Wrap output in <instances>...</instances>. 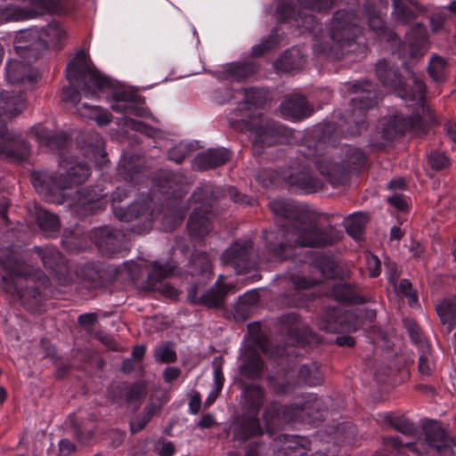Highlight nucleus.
Returning <instances> with one entry per match:
<instances>
[{
  "label": "nucleus",
  "mask_w": 456,
  "mask_h": 456,
  "mask_svg": "<svg viewBox=\"0 0 456 456\" xmlns=\"http://www.w3.org/2000/svg\"><path fill=\"white\" fill-rule=\"evenodd\" d=\"M97 106L82 103V107L77 109V112L85 118H94L100 126H106L110 122V115L107 112L99 113Z\"/></svg>",
  "instance_id": "41"
},
{
  "label": "nucleus",
  "mask_w": 456,
  "mask_h": 456,
  "mask_svg": "<svg viewBox=\"0 0 456 456\" xmlns=\"http://www.w3.org/2000/svg\"><path fill=\"white\" fill-rule=\"evenodd\" d=\"M242 408L247 411L232 426L235 439L246 441L261 435L263 430L257 419V412L264 402V392L258 386H245L242 389Z\"/></svg>",
  "instance_id": "5"
},
{
  "label": "nucleus",
  "mask_w": 456,
  "mask_h": 456,
  "mask_svg": "<svg viewBox=\"0 0 456 456\" xmlns=\"http://www.w3.org/2000/svg\"><path fill=\"white\" fill-rule=\"evenodd\" d=\"M445 61L437 55L433 56L429 61L428 72L430 77L436 82H441L444 79V69L445 67Z\"/></svg>",
  "instance_id": "47"
},
{
  "label": "nucleus",
  "mask_w": 456,
  "mask_h": 456,
  "mask_svg": "<svg viewBox=\"0 0 456 456\" xmlns=\"http://www.w3.org/2000/svg\"><path fill=\"white\" fill-rule=\"evenodd\" d=\"M360 33L357 17L347 11L336 12L328 25L330 39L338 47L353 41Z\"/></svg>",
  "instance_id": "13"
},
{
  "label": "nucleus",
  "mask_w": 456,
  "mask_h": 456,
  "mask_svg": "<svg viewBox=\"0 0 456 456\" xmlns=\"http://www.w3.org/2000/svg\"><path fill=\"white\" fill-rule=\"evenodd\" d=\"M305 53L297 47H292L286 51L283 55L277 61L276 68L289 72L300 69L305 64Z\"/></svg>",
  "instance_id": "31"
},
{
  "label": "nucleus",
  "mask_w": 456,
  "mask_h": 456,
  "mask_svg": "<svg viewBox=\"0 0 456 456\" xmlns=\"http://www.w3.org/2000/svg\"><path fill=\"white\" fill-rule=\"evenodd\" d=\"M425 435L428 445L437 452H441L450 446L447 432L436 422L425 427Z\"/></svg>",
  "instance_id": "30"
},
{
  "label": "nucleus",
  "mask_w": 456,
  "mask_h": 456,
  "mask_svg": "<svg viewBox=\"0 0 456 456\" xmlns=\"http://www.w3.org/2000/svg\"><path fill=\"white\" fill-rule=\"evenodd\" d=\"M29 152V145L0 123V158L9 161H21L28 157Z\"/></svg>",
  "instance_id": "14"
},
{
  "label": "nucleus",
  "mask_w": 456,
  "mask_h": 456,
  "mask_svg": "<svg viewBox=\"0 0 456 456\" xmlns=\"http://www.w3.org/2000/svg\"><path fill=\"white\" fill-rule=\"evenodd\" d=\"M368 270L370 272V276L372 277H376L380 273V262L377 256H370L368 258Z\"/></svg>",
  "instance_id": "61"
},
{
  "label": "nucleus",
  "mask_w": 456,
  "mask_h": 456,
  "mask_svg": "<svg viewBox=\"0 0 456 456\" xmlns=\"http://www.w3.org/2000/svg\"><path fill=\"white\" fill-rule=\"evenodd\" d=\"M66 77L71 85L82 83V94L89 99H97L98 92L111 86L110 81L94 69L83 50L78 51L67 65Z\"/></svg>",
  "instance_id": "4"
},
{
  "label": "nucleus",
  "mask_w": 456,
  "mask_h": 456,
  "mask_svg": "<svg viewBox=\"0 0 456 456\" xmlns=\"http://www.w3.org/2000/svg\"><path fill=\"white\" fill-rule=\"evenodd\" d=\"M448 19V15L444 11L434 12L430 17V28L433 32L442 29Z\"/></svg>",
  "instance_id": "53"
},
{
  "label": "nucleus",
  "mask_w": 456,
  "mask_h": 456,
  "mask_svg": "<svg viewBox=\"0 0 456 456\" xmlns=\"http://www.w3.org/2000/svg\"><path fill=\"white\" fill-rule=\"evenodd\" d=\"M278 175L281 179L288 181L289 183L306 192H315L322 188V181L314 176L307 168H303L297 173L283 171Z\"/></svg>",
  "instance_id": "18"
},
{
  "label": "nucleus",
  "mask_w": 456,
  "mask_h": 456,
  "mask_svg": "<svg viewBox=\"0 0 456 456\" xmlns=\"http://www.w3.org/2000/svg\"><path fill=\"white\" fill-rule=\"evenodd\" d=\"M175 265L167 263L164 265H160L158 262L151 264V272L149 273V280L160 281L164 278L171 275L175 270Z\"/></svg>",
  "instance_id": "46"
},
{
  "label": "nucleus",
  "mask_w": 456,
  "mask_h": 456,
  "mask_svg": "<svg viewBox=\"0 0 456 456\" xmlns=\"http://www.w3.org/2000/svg\"><path fill=\"white\" fill-rule=\"evenodd\" d=\"M0 267L4 272L1 275L4 284V289L11 294L17 293L27 308L34 309L41 301L40 293L34 288L20 289L29 273L27 265L12 256H8L0 262Z\"/></svg>",
  "instance_id": "6"
},
{
  "label": "nucleus",
  "mask_w": 456,
  "mask_h": 456,
  "mask_svg": "<svg viewBox=\"0 0 456 456\" xmlns=\"http://www.w3.org/2000/svg\"><path fill=\"white\" fill-rule=\"evenodd\" d=\"M36 251L46 268L53 270L63 261L61 254L53 247L37 248Z\"/></svg>",
  "instance_id": "40"
},
{
  "label": "nucleus",
  "mask_w": 456,
  "mask_h": 456,
  "mask_svg": "<svg viewBox=\"0 0 456 456\" xmlns=\"http://www.w3.org/2000/svg\"><path fill=\"white\" fill-rule=\"evenodd\" d=\"M147 395V387L143 382H137L131 386L126 393L128 402H138Z\"/></svg>",
  "instance_id": "50"
},
{
  "label": "nucleus",
  "mask_w": 456,
  "mask_h": 456,
  "mask_svg": "<svg viewBox=\"0 0 456 456\" xmlns=\"http://www.w3.org/2000/svg\"><path fill=\"white\" fill-rule=\"evenodd\" d=\"M331 296L338 301L351 304L362 303V298L356 295L354 288L346 283H338L332 287Z\"/></svg>",
  "instance_id": "34"
},
{
  "label": "nucleus",
  "mask_w": 456,
  "mask_h": 456,
  "mask_svg": "<svg viewBox=\"0 0 456 456\" xmlns=\"http://www.w3.org/2000/svg\"><path fill=\"white\" fill-rule=\"evenodd\" d=\"M355 93L360 94L351 100L353 119L357 125L364 126L362 118L364 111L378 102V95L374 90V86L369 81H359L354 86Z\"/></svg>",
  "instance_id": "15"
},
{
  "label": "nucleus",
  "mask_w": 456,
  "mask_h": 456,
  "mask_svg": "<svg viewBox=\"0 0 456 456\" xmlns=\"http://www.w3.org/2000/svg\"><path fill=\"white\" fill-rule=\"evenodd\" d=\"M268 206L277 219L285 222L276 232H264L267 248L275 257H288L296 246L325 247L340 239L332 227L321 229L313 216L290 200L275 199Z\"/></svg>",
  "instance_id": "1"
},
{
  "label": "nucleus",
  "mask_w": 456,
  "mask_h": 456,
  "mask_svg": "<svg viewBox=\"0 0 456 456\" xmlns=\"http://www.w3.org/2000/svg\"><path fill=\"white\" fill-rule=\"evenodd\" d=\"M252 138V149L255 154H262L267 146L281 142L283 127L276 123L265 119L259 112L245 120Z\"/></svg>",
  "instance_id": "8"
},
{
  "label": "nucleus",
  "mask_w": 456,
  "mask_h": 456,
  "mask_svg": "<svg viewBox=\"0 0 456 456\" xmlns=\"http://www.w3.org/2000/svg\"><path fill=\"white\" fill-rule=\"evenodd\" d=\"M428 162L432 168L440 170L450 165L448 158L441 152H432L428 157Z\"/></svg>",
  "instance_id": "51"
},
{
  "label": "nucleus",
  "mask_w": 456,
  "mask_h": 456,
  "mask_svg": "<svg viewBox=\"0 0 456 456\" xmlns=\"http://www.w3.org/2000/svg\"><path fill=\"white\" fill-rule=\"evenodd\" d=\"M281 112L286 118L296 120L308 116L310 110L302 95L293 94L281 102Z\"/></svg>",
  "instance_id": "26"
},
{
  "label": "nucleus",
  "mask_w": 456,
  "mask_h": 456,
  "mask_svg": "<svg viewBox=\"0 0 456 456\" xmlns=\"http://www.w3.org/2000/svg\"><path fill=\"white\" fill-rule=\"evenodd\" d=\"M80 97V92L72 86H67L63 89V100L76 106L77 110L79 107H82V104H79Z\"/></svg>",
  "instance_id": "52"
},
{
  "label": "nucleus",
  "mask_w": 456,
  "mask_h": 456,
  "mask_svg": "<svg viewBox=\"0 0 456 456\" xmlns=\"http://www.w3.org/2000/svg\"><path fill=\"white\" fill-rule=\"evenodd\" d=\"M90 175L87 165L78 162L76 159H61L58 173L39 174L34 177L33 185L45 200L54 204L67 201L65 190L73 184L84 183Z\"/></svg>",
  "instance_id": "2"
},
{
  "label": "nucleus",
  "mask_w": 456,
  "mask_h": 456,
  "mask_svg": "<svg viewBox=\"0 0 456 456\" xmlns=\"http://www.w3.org/2000/svg\"><path fill=\"white\" fill-rule=\"evenodd\" d=\"M125 233L110 226H104L95 231L96 244L109 253H114L119 248L125 240Z\"/></svg>",
  "instance_id": "25"
},
{
  "label": "nucleus",
  "mask_w": 456,
  "mask_h": 456,
  "mask_svg": "<svg viewBox=\"0 0 456 456\" xmlns=\"http://www.w3.org/2000/svg\"><path fill=\"white\" fill-rule=\"evenodd\" d=\"M257 71V67L253 62L232 63L226 69L227 75L236 80L241 81L246 79Z\"/></svg>",
  "instance_id": "37"
},
{
  "label": "nucleus",
  "mask_w": 456,
  "mask_h": 456,
  "mask_svg": "<svg viewBox=\"0 0 456 456\" xmlns=\"http://www.w3.org/2000/svg\"><path fill=\"white\" fill-rule=\"evenodd\" d=\"M184 214L181 212H174L170 216L167 215L162 217L164 228L167 231H171L181 223L183 219Z\"/></svg>",
  "instance_id": "54"
},
{
  "label": "nucleus",
  "mask_w": 456,
  "mask_h": 456,
  "mask_svg": "<svg viewBox=\"0 0 456 456\" xmlns=\"http://www.w3.org/2000/svg\"><path fill=\"white\" fill-rule=\"evenodd\" d=\"M245 106L250 110L252 108L257 109L262 107L267 100L266 94L263 90L250 88L245 90Z\"/></svg>",
  "instance_id": "42"
},
{
  "label": "nucleus",
  "mask_w": 456,
  "mask_h": 456,
  "mask_svg": "<svg viewBox=\"0 0 456 456\" xmlns=\"http://www.w3.org/2000/svg\"><path fill=\"white\" fill-rule=\"evenodd\" d=\"M420 125L421 118L419 114H413L410 117L395 115L392 121V126L398 134H403L409 130L418 128Z\"/></svg>",
  "instance_id": "38"
},
{
  "label": "nucleus",
  "mask_w": 456,
  "mask_h": 456,
  "mask_svg": "<svg viewBox=\"0 0 456 456\" xmlns=\"http://www.w3.org/2000/svg\"><path fill=\"white\" fill-rule=\"evenodd\" d=\"M37 13V12L32 8H23L18 5L0 7V24L31 19L35 17Z\"/></svg>",
  "instance_id": "32"
},
{
  "label": "nucleus",
  "mask_w": 456,
  "mask_h": 456,
  "mask_svg": "<svg viewBox=\"0 0 456 456\" xmlns=\"http://www.w3.org/2000/svg\"><path fill=\"white\" fill-rule=\"evenodd\" d=\"M212 197L213 191L208 185L197 188L191 195V199L200 204L194 208L187 223L188 232L192 237L202 238L212 229L211 214L208 209Z\"/></svg>",
  "instance_id": "11"
},
{
  "label": "nucleus",
  "mask_w": 456,
  "mask_h": 456,
  "mask_svg": "<svg viewBox=\"0 0 456 456\" xmlns=\"http://www.w3.org/2000/svg\"><path fill=\"white\" fill-rule=\"evenodd\" d=\"M368 22L371 29L380 31L384 27V21L379 13L369 12Z\"/></svg>",
  "instance_id": "59"
},
{
  "label": "nucleus",
  "mask_w": 456,
  "mask_h": 456,
  "mask_svg": "<svg viewBox=\"0 0 456 456\" xmlns=\"http://www.w3.org/2000/svg\"><path fill=\"white\" fill-rule=\"evenodd\" d=\"M84 151L86 158L94 160L96 166H103L107 162L104 141L98 133H91L84 140Z\"/></svg>",
  "instance_id": "27"
},
{
  "label": "nucleus",
  "mask_w": 456,
  "mask_h": 456,
  "mask_svg": "<svg viewBox=\"0 0 456 456\" xmlns=\"http://www.w3.org/2000/svg\"><path fill=\"white\" fill-rule=\"evenodd\" d=\"M126 192L118 189L112 195V208L115 216L123 222H132L145 214V208L139 203L130 205L124 208L119 204L126 198Z\"/></svg>",
  "instance_id": "21"
},
{
  "label": "nucleus",
  "mask_w": 456,
  "mask_h": 456,
  "mask_svg": "<svg viewBox=\"0 0 456 456\" xmlns=\"http://www.w3.org/2000/svg\"><path fill=\"white\" fill-rule=\"evenodd\" d=\"M299 10L296 14L289 4H281L278 7V12L284 19L292 18L297 23V26L304 28L306 31L315 34L318 26L315 17L309 14V9L303 8L299 4Z\"/></svg>",
  "instance_id": "23"
},
{
  "label": "nucleus",
  "mask_w": 456,
  "mask_h": 456,
  "mask_svg": "<svg viewBox=\"0 0 456 456\" xmlns=\"http://www.w3.org/2000/svg\"><path fill=\"white\" fill-rule=\"evenodd\" d=\"M230 151L226 149H209L196 156L193 166L199 170L215 168L225 164L230 159Z\"/></svg>",
  "instance_id": "22"
},
{
  "label": "nucleus",
  "mask_w": 456,
  "mask_h": 456,
  "mask_svg": "<svg viewBox=\"0 0 456 456\" xmlns=\"http://www.w3.org/2000/svg\"><path fill=\"white\" fill-rule=\"evenodd\" d=\"M387 421L395 430L406 436H412L415 433L414 425L403 418H397L392 415L386 416Z\"/></svg>",
  "instance_id": "44"
},
{
  "label": "nucleus",
  "mask_w": 456,
  "mask_h": 456,
  "mask_svg": "<svg viewBox=\"0 0 456 456\" xmlns=\"http://www.w3.org/2000/svg\"><path fill=\"white\" fill-rule=\"evenodd\" d=\"M102 194L94 190H83L77 191L74 198L69 202L70 210L78 216H86L95 212L100 207Z\"/></svg>",
  "instance_id": "17"
},
{
  "label": "nucleus",
  "mask_w": 456,
  "mask_h": 456,
  "mask_svg": "<svg viewBox=\"0 0 456 456\" xmlns=\"http://www.w3.org/2000/svg\"><path fill=\"white\" fill-rule=\"evenodd\" d=\"M290 280L294 285V287L297 289H309L315 284H317L316 280L308 279L305 276H291Z\"/></svg>",
  "instance_id": "57"
},
{
  "label": "nucleus",
  "mask_w": 456,
  "mask_h": 456,
  "mask_svg": "<svg viewBox=\"0 0 456 456\" xmlns=\"http://www.w3.org/2000/svg\"><path fill=\"white\" fill-rule=\"evenodd\" d=\"M19 56L24 59L26 62L21 60H11L5 66V78L10 84L31 82L36 78L29 65V62L33 60L29 61L28 58Z\"/></svg>",
  "instance_id": "20"
},
{
  "label": "nucleus",
  "mask_w": 456,
  "mask_h": 456,
  "mask_svg": "<svg viewBox=\"0 0 456 456\" xmlns=\"http://www.w3.org/2000/svg\"><path fill=\"white\" fill-rule=\"evenodd\" d=\"M251 248L250 240L235 242L222 254L223 265L233 267L237 273L247 272L250 267L249 252Z\"/></svg>",
  "instance_id": "16"
},
{
  "label": "nucleus",
  "mask_w": 456,
  "mask_h": 456,
  "mask_svg": "<svg viewBox=\"0 0 456 456\" xmlns=\"http://www.w3.org/2000/svg\"><path fill=\"white\" fill-rule=\"evenodd\" d=\"M76 446L69 439H61L59 442V451L62 456H68L75 452Z\"/></svg>",
  "instance_id": "62"
},
{
  "label": "nucleus",
  "mask_w": 456,
  "mask_h": 456,
  "mask_svg": "<svg viewBox=\"0 0 456 456\" xmlns=\"http://www.w3.org/2000/svg\"><path fill=\"white\" fill-rule=\"evenodd\" d=\"M154 357L159 362H173L176 360V353L172 343H163L157 346Z\"/></svg>",
  "instance_id": "45"
},
{
  "label": "nucleus",
  "mask_w": 456,
  "mask_h": 456,
  "mask_svg": "<svg viewBox=\"0 0 456 456\" xmlns=\"http://www.w3.org/2000/svg\"><path fill=\"white\" fill-rule=\"evenodd\" d=\"M376 73L382 84L395 92L404 100L421 102L425 96L426 86L418 77H413L411 89L403 87L397 70L389 67L386 61H379L376 64Z\"/></svg>",
  "instance_id": "12"
},
{
  "label": "nucleus",
  "mask_w": 456,
  "mask_h": 456,
  "mask_svg": "<svg viewBox=\"0 0 456 456\" xmlns=\"http://www.w3.org/2000/svg\"><path fill=\"white\" fill-rule=\"evenodd\" d=\"M193 265L195 266H200V271L202 273H210V271H211V263H210L208 256L206 254H201V255L198 256L193 260Z\"/></svg>",
  "instance_id": "60"
},
{
  "label": "nucleus",
  "mask_w": 456,
  "mask_h": 456,
  "mask_svg": "<svg viewBox=\"0 0 456 456\" xmlns=\"http://www.w3.org/2000/svg\"><path fill=\"white\" fill-rule=\"evenodd\" d=\"M298 377L309 386L320 385L322 380V375L316 362L302 365L298 370Z\"/></svg>",
  "instance_id": "39"
},
{
  "label": "nucleus",
  "mask_w": 456,
  "mask_h": 456,
  "mask_svg": "<svg viewBox=\"0 0 456 456\" xmlns=\"http://www.w3.org/2000/svg\"><path fill=\"white\" fill-rule=\"evenodd\" d=\"M181 373V370L177 367H167L164 370L163 377L166 382L170 383L176 379Z\"/></svg>",
  "instance_id": "64"
},
{
  "label": "nucleus",
  "mask_w": 456,
  "mask_h": 456,
  "mask_svg": "<svg viewBox=\"0 0 456 456\" xmlns=\"http://www.w3.org/2000/svg\"><path fill=\"white\" fill-rule=\"evenodd\" d=\"M388 202L399 210H404L407 208V201L401 194H395L387 199Z\"/></svg>",
  "instance_id": "63"
},
{
  "label": "nucleus",
  "mask_w": 456,
  "mask_h": 456,
  "mask_svg": "<svg viewBox=\"0 0 456 456\" xmlns=\"http://www.w3.org/2000/svg\"><path fill=\"white\" fill-rule=\"evenodd\" d=\"M297 3L303 8L322 12L331 8L335 0H297Z\"/></svg>",
  "instance_id": "49"
},
{
  "label": "nucleus",
  "mask_w": 456,
  "mask_h": 456,
  "mask_svg": "<svg viewBox=\"0 0 456 456\" xmlns=\"http://www.w3.org/2000/svg\"><path fill=\"white\" fill-rule=\"evenodd\" d=\"M35 137L41 145L49 147L51 150H61L67 143V137L63 134H53L46 129H37Z\"/></svg>",
  "instance_id": "33"
},
{
  "label": "nucleus",
  "mask_w": 456,
  "mask_h": 456,
  "mask_svg": "<svg viewBox=\"0 0 456 456\" xmlns=\"http://www.w3.org/2000/svg\"><path fill=\"white\" fill-rule=\"evenodd\" d=\"M26 108V98L21 92L3 91L0 94V117L11 118Z\"/></svg>",
  "instance_id": "19"
},
{
  "label": "nucleus",
  "mask_w": 456,
  "mask_h": 456,
  "mask_svg": "<svg viewBox=\"0 0 456 456\" xmlns=\"http://www.w3.org/2000/svg\"><path fill=\"white\" fill-rule=\"evenodd\" d=\"M248 329V345L241 355L242 362L240 370L245 377L254 379L260 377L264 368V363L256 350L267 354L268 341L257 326H249Z\"/></svg>",
  "instance_id": "10"
},
{
  "label": "nucleus",
  "mask_w": 456,
  "mask_h": 456,
  "mask_svg": "<svg viewBox=\"0 0 456 456\" xmlns=\"http://www.w3.org/2000/svg\"><path fill=\"white\" fill-rule=\"evenodd\" d=\"M233 288L232 284L220 283L218 281L214 288L200 297V302L209 308H220L224 302L225 296L232 291Z\"/></svg>",
  "instance_id": "29"
},
{
  "label": "nucleus",
  "mask_w": 456,
  "mask_h": 456,
  "mask_svg": "<svg viewBox=\"0 0 456 456\" xmlns=\"http://www.w3.org/2000/svg\"><path fill=\"white\" fill-rule=\"evenodd\" d=\"M436 312L443 323L456 325V304L444 301L436 306Z\"/></svg>",
  "instance_id": "43"
},
{
  "label": "nucleus",
  "mask_w": 456,
  "mask_h": 456,
  "mask_svg": "<svg viewBox=\"0 0 456 456\" xmlns=\"http://www.w3.org/2000/svg\"><path fill=\"white\" fill-rule=\"evenodd\" d=\"M353 319V314L338 315L336 310L327 313L326 319L323 320L320 327L329 332H341L344 330H356L358 329L356 324H349V321Z\"/></svg>",
  "instance_id": "28"
},
{
  "label": "nucleus",
  "mask_w": 456,
  "mask_h": 456,
  "mask_svg": "<svg viewBox=\"0 0 456 456\" xmlns=\"http://www.w3.org/2000/svg\"><path fill=\"white\" fill-rule=\"evenodd\" d=\"M258 301V294L255 290L245 293L239 299V308H244L243 311H248V307L254 305Z\"/></svg>",
  "instance_id": "55"
},
{
  "label": "nucleus",
  "mask_w": 456,
  "mask_h": 456,
  "mask_svg": "<svg viewBox=\"0 0 456 456\" xmlns=\"http://www.w3.org/2000/svg\"><path fill=\"white\" fill-rule=\"evenodd\" d=\"M368 221V217L363 213H355L345 219V227L346 232L354 239H359Z\"/></svg>",
  "instance_id": "36"
},
{
  "label": "nucleus",
  "mask_w": 456,
  "mask_h": 456,
  "mask_svg": "<svg viewBox=\"0 0 456 456\" xmlns=\"http://www.w3.org/2000/svg\"><path fill=\"white\" fill-rule=\"evenodd\" d=\"M37 222L40 229L48 235L57 232L60 228L58 216L44 209H39L37 212Z\"/></svg>",
  "instance_id": "35"
},
{
  "label": "nucleus",
  "mask_w": 456,
  "mask_h": 456,
  "mask_svg": "<svg viewBox=\"0 0 456 456\" xmlns=\"http://www.w3.org/2000/svg\"><path fill=\"white\" fill-rule=\"evenodd\" d=\"M310 441L305 437H297L293 444L285 448L286 456H304L309 450Z\"/></svg>",
  "instance_id": "48"
},
{
  "label": "nucleus",
  "mask_w": 456,
  "mask_h": 456,
  "mask_svg": "<svg viewBox=\"0 0 456 456\" xmlns=\"http://www.w3.org/2000/svg\"><path fill=\"white\" fill-rule=\"evenodd\" d=\"M227 194L232 200L236 203L250 205L252 203V199L248 197L247 195L240 194L235 188L230 187L227 189Z\"/></svg>",
  "instance_id": "58"
},
{
  "label": "nucleus",
  "mask_w": 456,
  "mask_h": 456,
  "mask_svg": "<svg viewBox=\"0 0 456 456\" xmlns=\"http://www.w3.org/2000/svg\"><path fill=\"white\" fill-rule=\"evenodd\" d=\"M314 409V403L305 402L301 405L283 406L276 402L269 403L263 413V420L266 432L273 434L276 429L281 428L285 423L310 416Z\"/></svg>",
  "instance_id": "9"
},
{
  "label": "nucleus",
  "mask_w": 456,
  "mask_h": 456,
  "mask_svg": "<svg viewBox=\"0 0 456 456\" xmlns=\"http://www.w3.org/2000/svg\"><path fill=\"white\" fill-rule=\"evenodd\" d=\"M393 14L396 21L407 24L414 20L416 12H425L426 8L416 0H393Z\"/></svg>",
  "instance_id": "24"
},
{
  "label": "nucleus",
  "mask_w": 456,
  "mask_h": 456,
  "mask_svg": "<svg viewBox=\"0 0 456 456\" xmlns=\"http://www.w3.org/2000/svg\"><path fill=\"white\" fill-rule=\"evenodd\" d=\"M434 369L433 362L428 354H422L419 358V371L421 375H431Z\"/></svg>",
  "instance_id": "56"
},
{
  "label": "nucleus",
  "mask_w": 456,
  "mask_h": 456,
  "mask_svg": "<svg viewBox=\"0 0 456 456\" xmlns=\"http://www.w3.org/2000/svg\"><path fill=\"white\" fill-rule=\"evenodd\" d=\"M66 38V31L58 22L53 21L46 27L20 31L15 37L14 49L18 55L37 60L41 50L57 47Z\"/></svg>",
  "instance_id": "3"
},
{
  "label": "nucleus",
  "mask_w": 456,
  "mask_h": 456,
  "mask_svg": "<svg viewBox=\"0 0 456 456\" xmlns=\"http://www.w3.org/2000/svg\"><path fill=\"white\" fill-rule=\"evenodd\" d=\"M344 151L346 159L342 164L327 154L316 161L320 173L333 185L342 183L346 180V167H358L365 161L364 152L358 148L348 146Z\"/></svg>",
  "instance_id": "7"
}]
</instances>
